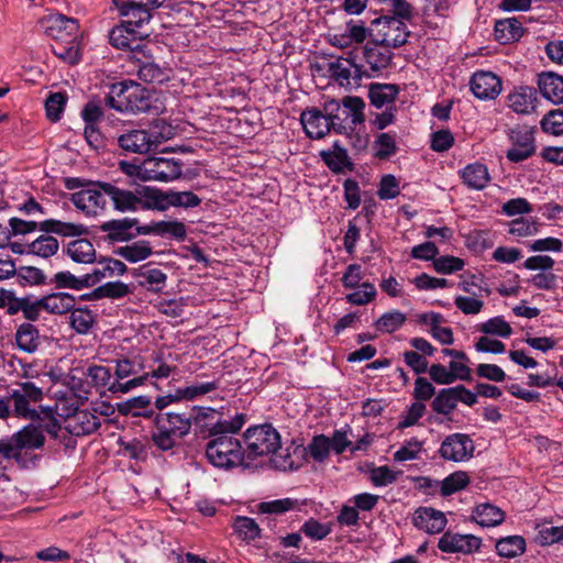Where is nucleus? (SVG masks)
Masks as SVG:
<instances>
[{"instance_id": "nucleus-8", "label": "nucleus", "mask_w": 563, "mask_h": 563, "mask_svg": "<svg viewBox=\"0 0 563 563\" xmlns=\"http://www.w3.org/2000/svg\"><path fill=\"white\" fill-rule=\"evenodd\" d=\"M372 24V32L375 34L371 35L374 36L376 44L397 48L407 43L410 32L404 20L386 14L375 19Z\"/></svg>"}, {"instance_id": "nucleus-6", "label": "nucleus", "mask_w": 563, "mask_h": 563, "mask_svg": "<svg viewBox=\"0 0 563 563\" xmlns=\"http://www.w3.org/2000/svg\"><path fill=\"white\" fill-rule=\"evenodd\" d=\"M214 437L205 449V455L211 465L229 471L244 463V451L236 438L225 434Z\"/></svg>"}, {"instance_id": "nucleus-36", "label": "nucleus", "mask_w": 563, "mask_h": 563, "mask_svg": "<svg viewBox=\"0 0 563 563\" xmlns=\"http://www.w3.org/2000/svg\"><path fill=\"white\" fill-rule=\"evenodd\" d=\"M75 303V297L67 292L51 294L41 299L43 309L56 314L69 312L74 308Z\"/></svg>"}, {"instance_id": "nucleus-33", "label": "nucleus", "mask_w": 563, "mask_h": 563, "mask_svg": "<svg viewBox=\"0 0 563 563\" xmlns=\"http://www.w3.org/2000/svg\"><path fill=\"white\" fill-rule=\"evenodd\" d=\"M495 38L500 44H509L518 41L523 34V27L516 18L499 20L495 23Z\"/></svg>"}, {"instance_id": "nucleus-22", "label": "nucleus", "mask_w": 563, "mask_h": 563, "mask_svg": "<svg viewBox=\"0 0 563 563\" xmlns=\"http://www.w3.org/2000/svg\"><path fill=\"white\" fill-rule=\"evenodd\" d=\"M415 527L428 533H440L446 526V518L440 510L420 507L412 518Z\"/></svg>"}, {"instance_id": "nucleus-64", "label": "nucleus", "mask_w": 563, "mask_h": 563, "mask_svg": "<svg viewBox=\"0 0 563 563\" xmlns=\"http://www.w3.org/2000/svg\"><path fill=\"white\" fill-rule=\"evenodd\" d=\"M538 232V223L525 218H518L509 223V233L518 238L533 235Z\"/></svg>"}, {"instance_id": "nucleus-2", "label": "nucleus", "mask_w": 563, "mask_h": 563, "mask_svg": "<svg viewBox=\"0 0 563 563\" xmlns=\"http://www.w3.org/2000/svg\"><path fill=\"white\" fill-rule=\"evenodd\" d=\"M98 186L106 192L115 211L154 210L155 187L119 180L99 183Z\"/></svg>"}, {"instance_id": "nucleus-15", "label": "nucleus", "mask_w": 563, "mask_h": 563, "mask_svg": "<svg viewBox=\"0 0 563 563\" xmlns=\"http://www.w3.org/2000/svg\"><path fill=\"white\" fill-rule=\"evenodd\" d=\"M482 547V539L474 534H460L446 531L439 539L438 548L446 553L472 554Z\"/></svg>"}, {"instance_id": "nucleus-24", "label": "nucleus", "mask_w": 563, "mask_h": 563, "mask_svg": "<svg viewBox=\"0 0 563 563\" xmlns=\"http://www.w3.org/2000/svg\"><path fill=\"white\" fill-rule=\"evenodd\" d=\"M96 262L98 263V267H95L91 273L86 274V280H88L89 287L97 285L104 278L121 276L128 269L123 262L111 257H102Z\"/></svg>"}, {"instance_id": "nucleus-58", "label": "nucleus", "mask_w": 563, "mask_h": 563, "mask_svg": "<svg viewBox=\"0 0 563 563\" xmlns=\"http://www.w3.org/2000/svg\"><path fill=\"white\" fill-rule=\"evenodd\" d=\"M465 263L462 258L444 255L433 260V268L439 274H452L462 271Z\"/></svg>"}, {"instance_id": "nucleus-1", "label": "nucleus", "mask_w": 563, "mask_h": 563, "mask_svg": "<svg viewBox=\"0 0 563 563\" xmlns=\"http://www.w3.org/2000/svg\"><path fill=\"white\" fill-rule=\"evenodd\" d=\"M104 100L107 106L122 113L159 114L165 110V103L158 95L132 80L112 84Z\"/></svg>"}, {"instance_id": "nucleus-62", "label": "nucleus", "mask_w": 563, "mask_h": 563, "mask_svg": "<svg viewBox=\"0 0 563 563\" xmlns=\"http://www.w3.org/2000/svg\"><path fill=\"white\" fill-rule=\"evenodd\" d=\"M385 3L393 18L410 21L413 16V7L407 0H379Z\"/></svg>"}, {"instance_id": "nucleus-49", "label": "nucleus", "mask_w": 563, "mask_h": 563, "mask_svg": "<svg viewBox=\"0 0 563 563\" xmlns=\"http://www.w3.org/2000/svg\"><path fill=\"white\" fill-rule=\"evenodd\" d=\"M87 282L88 280H86V274L80 277H77L68 271L56 273L54 277L49 280V283L54 284L56 288H70L75 290L89 288Z\"/></svg>"}, {"instance_id": "nucleus-54", "label": "nucleus", "mask_w": 563, "mask_h": 563, "mask_svg": "<svg viewBox=\"0 0 563 563\" xmlns=\"http://www.w3.org/2000/svg\"><path fill=\"white\" fill-rule=\"evenodd\" d=\"M331 442L330 438L319 434L312 438L311 442L305 449L314 461L323 462L330 453Z\"/></svg>"}, {"instance_id": "nucleus-13", "label": "nucleus", "mask_w": 563, "mask_h": 563, "mask_svg": "<svg viewBox=\"0 0 563 563\" xmlns=\"http://www.w3.org/2000/svg\"><path fill=\"white\" fill-rule=\"evenodd\" d=\"M474 449V442L468 434L452 433L441 443L439 454L445 461L464 462L473 456Z\"/></svg>"}, {"instance_id": "nucleus-47", "label": "nucleus", "mask_w": 563, "mask_h": 563, "mask_svg": "<svg viewBox=\"0 0 563 563\" xmlns=\"http://www.w3.org/2000/svg\"><path fill=\"white\" fill-rule=\"evenodd\" d=\"M470 483V477L466 472L457 471L450 474L441 482V496L448 497L462 489Z\"/></svg>"}, {"instance_id": "nucleus-30", "label": "nucleus", "mask_w": 563, "mask_h": 563, "mask_svg": "<svg viewBox=\"0 0 563 563\" xmlns=\"http://www.w3.org/2000/svg\"><path fill=\"white\" fill-rule=\"evenodd\" d=\"M460 174L463 183L471 189L483 190L490 181L488 168L481 163L468 164Z\"/></svg>"}, {"instance_id": "nucleus-41", "label": "nucleus", "mask_w": 563, "mask_h": 563, "mask_svg": "<svg viewBox=\"0 0 563 563\" xmlns=\"http://www.w3.org/2000/svg\"><path fill=\"white\" fill-rule=\"evenodd\" d=\"M390 47H369L365 46L364 48V56L366 59V63L369 65L371 69L373 71H378L380 69L387 68L391 62V52L389 51Z\"/></svg>"}, {"instance_id": "nucleus-11", "label": "nucleus", "mask_w": 563, "mask_h": 563, "mask_svg": "<svg viewBox=\"0 0 563 563\" xmlns=\"http://www.w3.org/2000/svg\"><path fill=\"white\" fill-rule=\"evenodd\" d=\"M98 181H88L87 188L71 194L70 201L75 207L81 210L87 216H97L99 212L106 210L107 200L106 192L98 186Z\"/></svg>"}, {"instance_id": "nucleus-31", "label": "nucleus", "mask_w": 563, "mask_h": 563, "mask_svg": "<svg viewBox=\"0 0 563 563\" xmlns=\"http://www.w3.org/2000/svg\"><path fill=\"white\" fill-rule=\"evenodd\" d=\"M399 93V87L394 84H378L369 85L368 98L371 104L376 108H383L393 103Z\"/></svg>"}, {"instance_id": "nucleus-10", "label": "nucleus", "mask_w": 563, "mask_h": 563, "mask_svg": "<svg viewBox=\"0 0 563 563\" xmlns=\"http://www.w3.org/2000/svg\"><path fill=\"white\" fill-rule=\"evenodd\" d=\"M184 163L174 157H148L143 161V180L173 181L183 174Z\"/></svg>"}, {"instance_id": "nucleus-35", "label": "nucleus", "mask_w": 563, "mask_h": 563, "mask_svg": "<svg viewBox=\"0 0 563 563\" xmlns=\"http://www.w3.org/2000/svg\"><path fill=\"white\" fill-rule=\"evenodd\" d=\"M69 257L76 263L91 264L97 261L93 244L87 239H77L67 244Z\"/></svg>"}, {"instance_id": "nucleus-37", "label": "nucleus", "mask_w": 563, "mask_h": 563, "mask_svg": "<svg viewBox=\"0 0 563 563\" xmlns=\"http://www.w3.org/2000/svg\"><path fill=\"white\" fill-rule=\"evenodd\" d=\"M474 520L482 527H494L504 521V512L490 504H481L473 511Z\"/></svg>"}, {"instance_id": "nucleus-12", "label": "nucleus", "mask_w": 563, "mask_h": 563, "mask_svg": "<svg viewBox=\"0 0 563 563\" xmlns=\"http://www.w3.org/2000/svg\"><path fill=\"white\" fill-rule=\"evenodd\" d=\"M119 147L133 154H145L154 151L161 144L159 136L146 130H128L117 139Z\"/></svg>"}, {"instance_id": "nucleus-27", "label": "nucleus", "mask_w": 563, "mask_h": 563, "mask_svg": "<svg viewBox=\"0 0 563 563\" xmlns=\"http://www.w3.org/2000/svg\"><path fill=\"white\" fill-rule=\"evenodd\" d=\"M139 232L146 234H156L159 236H170L178 241H184L187 235L186 227L179 221H157L146 225H141Z\"/></svg>"}, {"instance_id": "nucleus-20", "label": "nucleus", "mask_w": 563, "mask_h": 563, "mask_svg": "<svg viewBox=\"0 0 563 563\" xmlns=\"http://www.w3.org/2000/svg\"><path fill=\"white\" fill-rule=\"evenodd\" d=\"M300 122L306 131V134L311 139H322L332 129L328 114L317 108H310L301 112Z\"/></svg>"}, {"instance_id": "nucleus-52", "label": "nucleus", "mask_w": 563, "mask_h": 563, "mask_svg": "<svg viewBox=\"0 0 563 563\" xmlns=\"http://www.w3.org/2000/svg\"><path fill=\"white\" fill-rule=\"evenodd\" d=\"M66 92L57 91L51 93L45 101L46 117L52 122H57L67 102Z\"/></svg>"}, {"instance_id": "nucleus-26", "label": "nucleus", "mask_w": 563, "mask_h": 563, "mask_svg": "<svg viewBox=\"0 0 563 563\" xmlns=\"http://www.w3.org/2000/svg\"><path fill=\"white\" fill-rule=\"evenodd\" d=\"M539 91L543 98L554 104L563 102V76L555 73H541L538 76Z\"/></svg>"}, {"instance_id": "nucleus-38", "label": "nucleus", "mask_w": 563, "mask_h": 563, "mask_svg": "<svg viewBox=\"0 0 563 563\" xmlns=\"http://www.w3.org/2000/svg\"><path fill=\"white\" fill-rule=\"evenodd\" d=\"M321 156L325 165L335 174L343 173L345 168L350 170L353 169V163L346 150L340 147L338 144L334 145L333 152H322Z\"/></svg>"}, {"instance_id": "nucleus-4", "label": "nucleus", "mask_w": 563, "mask_h": 563, "mask_svg": "<svg viewBox=\"0 0 563 563\" xmlns=\"http://www.w3.org/2000/svg\"><path fill=\"white\" fill-rule=\"evenodd\" d=\"M364 108L365 102L356 96H346L341 102L331 99L323 104L331 129L339 134H350L365 121Z\"/></svg>"}, {"instance_id": "nucleus-17", "label": "nucleus", "mask_w": 563, "mask_h": 563, "mask_svg": "<svg viewBox=\"0 0 563 563\" xmlns=\"http://www.w3.org/2000/svg\"><path fill=\"white\" fill-rule=\"evenodd\" d=\"M120 15L124 18L121 22L125 26L141 31L144 24H147L152 19L151 9L142 5L136 0H113Z\"/></svg>"}, {"instance_id": "nucleus-43", "label": "nucleus", "mask_w": 563, "mask_h": 563, "mask_svg": "<svg viewBox=\"0 0 563 563\" xmlns=\"http://www.w3.org/2000/svg\"><path fill=\"white\" fill-rule=\"evenodd\" d=\"M498 555L503 558H516L526 550V541L520 536H509L499 539L495 544Z\"/></svg>"}, {"instance_id": "nucleus-55", "label": "nucleus", "mask_w": 563, "mask_h": 563, "mask_svg": "<svg viewBox=\"0 0 563 563\" xmlns=\"http://www.w3.org/2000/svg\"><path fill=\"white\" fill-rule=\"evenodd\" d=\"M401 474V471H394L389 466L383 465L374 467L369 472V478L374 486L383 487L395 483Z\"/></svg>"}, {"instance_id": "nucleus-34", "label": "nucleus", "mask_w": 563, "mask_h": 563, "mask_svg": "<svg viewBox=\"0 0 563 563\" xmlns=\"http://www.w3.org/2000/svg\"><path fill=\"white\" fill-rule=\"evenodd\" d=\"M141 287L153 292H159L166 286L167 275L159 268L144 265L136 274Z\"/></svg>"}, {"instance_id": "nucleus-44", "label": "nucleus", "mask_w": 563, "mask_h": 563, "mask_svg": "<svg viewBox=\"0 0 563 563\" xmlns=\"http://www.w3.org/2000/svg\"><path fill=\"white\" fill-rule=\"evenodd\" d=\"M115 254L129 262L136 263L147 258L152 254V247L147 241H137L117 249Z\"/></svg>"}, {"instance_id": "nucleus-18", "label": "nucleus", "mask_w": 563, "mask_h": 563, "mask_svg": "<svg viewBox=\"0 0 563 563\" xmlns=\"http://www.w3.org/2000/svg\"><path fill=\"white\" fill-rule=\"evenodd\" d=\"M201 199L191 191H162L155 188L154 210L165 211L169 207L195 208Z\"/></svg>"}, {"instance_id": "nucleus-32", "label": "nucleus", "mask_w": 563, "mask_h": 563, "mask_svg": "<svg viewBox=\"0 0 563 563\" xmlns=\"http://www.w3.org/2000/svg\"><path fill=\"white\" fill-rule=\"evenodd\" d=\"M172 69L154 62H141L137 65L139 78L147 84H164L172 77Z\"/></svg>"}, {"instance_id": "nucleus-48", "label": "nucleus", "mask_w": 563, "mask_h": 563, "mask_svg": "<svg viewBox=\"0 0 563 563\" xmlns=\"http://www.w3.org/2000/svg\"><path fill=\"white\" fill-rule=\"evenodd\" d=\"M234 532L243 540L253 541L261 537V528L254 519L238 516L233 522Z\"/></svg>"}, {"instance_id": "nucleus-42", "label": "nucleus", "mask_w": 563, "mask_h": 563, "mask_svg": "<svg viewBox=\"0 0 563 563\" xmlns=\"http://www.w3.org/2000/svg\"><path fill=\"white\" fill-rule=\"evenodd\" d=\"M59 243L56 238L43 234L29 243V253L42 258H48L57 253Z\"/></svg>"}, {"instance_id": "nucleus-56", "label": "nucleus", "mask_w": 563, "mask_h": 563, "mask_svg": "<svg viewBox=\"0 0 563 563\" xmlns=\"http://www.w3.org/2000/svg\"><path fill=\"white\" fill-rule=\"evenodd\" d=\"M85 375L90 379V384L96 388H109V385L112 383L110 368L102 365L88 366Z\"/></svg>"}, {"instance_id": "nucleus-14", "label": "nucleus", "mask_w": 563, "mask_h": 563, "mask_svg": "<svg viewBox=\"0 0 563 563\" xmlns=\"http://www.w3.org/2000/svg\"><path fill=\"white\" fill-rule=\"evenodd\" d=\"M328 71L341 87L360 86L363 76L371 77L360 65L349 58H338L329 63Z\"/></svg>"}, {"instance_id": "nucleus-45", "label": "nucleus", "mask_w": 563, "mask_h": 563, "mask_svg": "<svg viewBox=\"0 0 563 563\" xmlns=\"http://www.w3.org/2000/svg\"><path fill=\"white\" fill-rule=\"evenodd\" d=\"M69 319L71 328L79 334H87L95 322L92 311L86 308L71 309Z\"/></svg>"}, {"instance_id": "nucleus-28", "label": "nucleus", "mask_w": 563, "mask_h": 563, "mask_svg": "<svg viewBox=\"0 0 563 563\" xmlns=\"http://www.w3.org/2000/svg\"><path fill=\"white\" fill-rule=\"evenodd\" d=\"M40 230L45 233H55L64 238L82 236L89 233V229L81 223L64 222L55 219L41 221Z\"/></svg>"}, {"instance_id": "nucleus-9", "label": "nucleus", "mask_w": 563, "mask_h": 563, "mask_svg": "<svg viewBox=\"0 0 563 563\" xmlns=\"http://www.w3.org/2000/svg\"><path fill=\"white\" fill-rule=\"evenodd\" d=\"M536 128L527 124H517L506 131L511 147L506 157L511 163L523 162L536 154Z\"/></svg>"}, {"instance_id": "nucleus-29", "label": "nucleus", "mask_w": 563, "mask_h": 563, "mask_svg": "<svg viewBox=\"0 0 563 563\" xmlns=\"http://www.w3.org/2000/svg\"><path fill=\"white\" fill-rule=\"evenodd\" d=\"M15 344L22 352L29 354L36 352L42 344L38 329L27 322L20 324L15 332Z\"/></svg>"}, {"instance_id": "nucleus-5", "label": "nucleus", "mask_w": 563, "mask_h": 563, "mask_svg": "<svg viewBox=\"0 0 563 563\" xmlns=\"http://www.w3.org/2000/svg\"><path fill=\"white\" fill-rule=\"evenodd\" d=\"M3 399L9 401L10 407L12 402L14 416L30 419L27 426L33 424L43 437L47 433L54 439L58 438L62 426L52 408H41V411L31 408V401L14 388L10 390L9 397Z\"/></svg>"}, {"instance_id": "nucleus-57", "label": "nucleus", "mask_w": 563, "mask_h": 563, "mask_svg": "<svg viewBox=\"0 0 563 563\" xmlns=\"http://www.w3.org/2000/svg\"><path fill=\"white\" fill-rule=\"evenodd\" d=\"M219 386H220L219 379L212 380V382H207V383H201V384L190 385L185 388H178V397H180L181 399L191 400V399L197 398L198 396H202V395H206L208 393H211V391L218 389Z\"/></svg>"}, {"instance_id": "nucleus-39", "label": "nucleus", "mask_w": 563, "mask_h": 563, "mask_svg": "<svg viewBox=\"0 0 563 563\" xmlns=\"http://www.w3.org/2000/svg\"><path fill=\"white\" fill-rule=\"evenodd\" d=\"M131 292L129 285L122 282H109L97 288H95L89 295L88 298L92 300H98L102 298H111L119 299Z\"/></svg>"}, {"instance_id": "nucleus-46", "label": "nucleus", "mask_w": 563, "mask_h": 563, "mask_svg": "<svg viewBox=\"0 0 563 563\" xmlns=\"http://www.w3.org/2000/svg\"><path fill=\"white\" fill-rule=\"evenodd\" d=\"M375 157L385 161L396 155L398 146L394 134L380 133L374 142Z\"/></svg>"}, {"instance_id": "nucleus-40", "label": "nucleus", "mask_w": 563, "mask_h": 563, "mask_svg": "<svg viewBox=\"0 0 563 563\" xmlns=\"http://www.w3.org/2000/svg\"><path fill=\"white\" fill-rule=\"evenodd\" d=\"M151 402L152 399L150 396H137L121 405L120 412L133 417L151 418L154 415Z\"/></svg>"}, {"instance_id": "nucleus-59", "label": "nucleus", "mask_w": 563, "mask_h": 563, "mask_svg": "<svg viewBox=\"0 0 563 563\" xmlns=\"http://www.w3.org/2000/svg\"><path fill=\"white\" fill-rule=\"evenodd\" d=\"M422 441H419L417 438H411L394 453V460L396 462H405L418 459L422 450Z\"/></svg>"}, {"instance_id": "nucleus-61", "label": "nucleus", "mask_w": 563, "mask_h": 563, "mask_svg": "<svg viewBox=\"0 0 563 563\" xmlns=\"http://www.w3.org/2000/svg\"><path fill=\"white\" fill-rule=\"evenodd\" d=\"M481 331L486 334H495L501 338H508L512 333V329L508 322L501 317H495L481 325Z\"/></svg>"}, {"instance_id": "nucleus-63", "label": "nucleus", "mask_w": 563, "mask_h": 563, "mask_svg": "<svg viewBox=\"0 0 563 563\" xmlns=\"http://www.w3.org/2000/svg\"><path fill=\"white\" fill-rule=\"evenodd\" d=\"M361 288V290L353 291L345 296V299L349 303L361 306L366 305L375 299L377 292L373 284L363 283Z\"/></svg>"}, {"instance_id": "nucleus-60", "label": "nucleus", "mask_w": 563, "mask_h": 563, "mask_svg": "<svg viewBox=\"0 0 563 563\" xmlns=\"http://www.w3.org/2000/svg\"><path fill=\"white\" fill-rule=\"evenodd\" d=\"M243 424L244 419L242 416H238L234 420H218L211 424L210 437H214L217 434H234L241 430Z\"/></svg>"}, {"instance_id": "nucleus-16", "label": "nucleus", "mask_w": 563, "mask_h": 563, "mask_svg": "<svg viewBox=\"0 0 563 563\" xmlns=\"http://www.w3.org/2000/svg\"><path fill=\"white\" fill-rule=\"evenodd\" d=\"M139 220L135 218L114 219L103 222L99 228L107 233V240L112 243L126 242L143 233L140 230Z\"/></svg>"}, {"instance_id": "nucleus-50", "label": "nucleus", "mask_w": 563, "mask_h": 563, "mask_svg": "<svg viewBox=\"0 0 563 563\" xmlns=\"http://www.w3.org/2000/svg\"><path fill=\"white\" fill-rule=\"evenodd\" d=\"M407 317L399 310H391L385 312L376 322L375 325L378 331L393 333L400 329L406 322Z\"/></svg>"}, {"instance_id": "nucleus-25", "label": "nucleus", "mask_w": 563, "mask_h": 563, "mask_svg": "<svg viewBox=\"0 0 563 563\" xmlns=\"http://www.w3.org/2000/svg\"><path fill=\"white\" fill-rule=\"evenodd\" d=\"M509 107L517 113L528 114L536 109L537 89L529 86L516 87L507 97Z\"/></svg>"}, {"instance_id": "nucleus-3", "label": "nucleus", "mask_w": 563, "mask_h": 563, "mask_svg": "<svg viewBox=\"0 0 563 563\" xmlns=\"http://www.w3.org/2000/svg\"><path fill=\"white\" fill-rule=\"evenodd\" d=\"M155 431L152 432V441L161 451L174 449L178 442L189 434L192 417L188 411L158 412L154 419Z\"/></svg>"}, {"instance_id": "nucleus-23", "label": "nucleus", "mask_w": 563, "mask_h": 563, "mask_svg": "<svg viewBox=\"0 0 563 563\" xmlns=\"http://www.w3.org/2000/svg\"><path fill=\"white\" fill-rule=\"evenodd\" d=\"M99 427V417L88 410H77L66 419V429L76 437L91 434Z\"/></svg>"}, {"instance_id": "nucleus-21", "label": "nucleus", "mask_w": 563, "mask_h": 563, "mask_svg": "<svg viewBox=\"0 0 563 563\" xmlns=\"http://www.w3.org/2000/svg\"><path fill=\"white\" fill-rule=\"evenodd\" d=\"M143 37L144 34L140 30L125 26L122 23L115 25L109 33V42L113 47L132 52L142 48Z\"/></svg>"}, {"instance_id": "nucleus-7", "label": "nucleus", "mask_w": 563, "mask_h": 563, "mask_svg": "<svg viewBox=\"0 0 563 563\" xmlns=\"http://www.w3.org/2000/svg\"><path fill=\"white\" fill-rule=\"evenodd\" d=\"M244 456L250 461L274 454L280 448V435L271 424L249 428L244 433Z\"/></svg>"}, {"instance_id": "nucleus-51", "label": "nucleus", "mask_w": 563, "mask_h": 563, "mask_svg": "<svg viewBox=\"0 0 563 563\" xmlns=\"http://www.w3.org/2000/svg\"><path fill=\"white\" fill-rule=\"evenodd\" d=\"M454 393L452 387L441 389L431 402L432 410L441 415L451 413L456 407Z\"/></svg>"}, {"instance_id": "nucleus-19", "label": "nucleus", "mask_w": 563, "mask_h": 563, "mask_svg": "<svg viewBox=\"0 0 563 563\" xmlns=\"http://www.w3.org/2000/svg\"><path fill=\"white\" fill-rule=\"evenodd\" d=\"M471 90L481 100L495 99L501 91L500 78L492 71H477L470 81Z\"/></svg>"}, {"instance_id": "nucleus-53", "label": "nucleus", "mask_w": 563, "mask_h": 563, "mask_svg": "<svg viewBox=\"0 0 563 563\" xmlns=\"http://www.w3.org/2000/svg\"><path fill=\"white\" fill-rule=\"evenodd\" d=\"M543 132L552 135L563 134V109H554L544 114L540 122Z\"/></svg>"}]
</instances>
